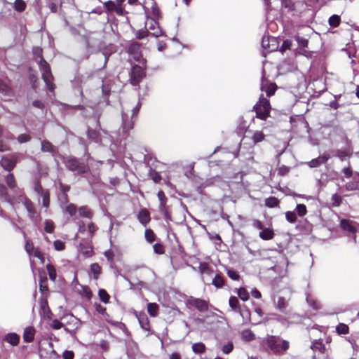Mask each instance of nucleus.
Wrapping results in <instances>:
<instances>
[{
  "mask_svg": "<svg viewBox=\"0 0 359 359\" xmlns=\"http://www.w3.org/2000/svg\"><path fill=\"white\" fill-rule=\"evenodd\" d=\"M205 350V346L202 342L195 343L192 345V351L195 353H202Z\"/></svg>",
  "mask_w": 359,
  "mask_h": 359,
  "instance_id": "nucleus-37",
  "label": "nucleus"
},
{
  "mask_svg": "<svg viewBox=\"0 0 359 359\" xmlns=\"http://www.w3.org/2000/svg\"><path fill=\"white\" fill-rule=\"evenodd\" d=\"M129 75L130 83L134 86H137L146 76V72L142 67L135 65L132 67Z\"/></svg>",
  "mask_w": 359,
  "mask_h": 359,
  "instance_id": "nucleus-5",
  "label": "nucleus"
},
{
  "mask_svg": "<svg viewBox=\"0 0 359 359\" xmlns=\"http://www.w3.org/2000/svg\"><path fill=\"white\" fill-rule=\"evenodd\" d=\"M233 349V344L232 341H228L226 344H224L222 347V351L224 354L230 353Z\"/></svg>",
  "mask_w": 359,
  "mask_h": 359,
  "instance_id": "nucleus-45",
  "label": "nucleus"
},
{
  "mask_svg": "<svg viewBox=\"0 0 359 359\" xmlns=\"http://www.w3.org/2000/svg\"><path fill=\"white\" fill-rule=\"evenodd\" d=\"M3 340L13 346H17L20 343V337L15 332H10L4 337Z\"/></svg>",
  "mask_w": 359,
  "mask_h": 359,
  "instance_id": "nucleus-17",
  "label": "nucleus"
},
{
  "mask_svg": "<svg viewBox=\"0 0 359 359\" xmlns=\"http://www.w3.org/2000/svg\"><path fill=\"white\" fill-rule=\"evenodd\" d=\"M46 269L48 271L50 279L53 281H55L57 276V272L54 266L51 264H48L46 265Z\"/></svg>",
  "mask_w": 359,
  "mask_h": 359,
  "instance_id": "nucleus-35",
  "label": "nucleus"
},
{
  "mask_svg": "<svg viewBox=\"0 0 359 359\" xmlns=\"http://www.w3.org/2000/svg\"><path fill=\"white\" fill-rule=\"evenodd\" d=\"M36 334V330L32 326H28L25 328L22 338L25 342L31 343L34 341Z\"/></svg>",
  "mask_w": 359,
  "mask_h": 359,
  "instance_id": "nucleus-16",
  "label": "nucleus"
},
{
  "mask_svg": "<svg viewBox=\"0 0 359 359\" xmlns=\"http://www.w3.org/2000/svg\"><path fill=\"white\" fill-rule=\"evenodd\" d=\"M189 304L201 312H204L208 309L207 302L201 299H191L189 300Z\"/></svg>",
  "mask_w": 359,
  "mask_h": 359,
  "instance_id": "nucleus-14",
  "label": "nucleus"
},
{
  "mask_svg": "<svg viewBox=\"0 0 359 359\" xmlns=\"http://www.w3.org/2000/svg\"><path fill=\"white\" fill-rule=\"evenodd\" d=\"M6 182L8 187L11 189H13L17 187L16 181L15 179V176L13 173L9 172L6 176Z\"/></svg>",
  "mask_w": 359,
  "mask_h": 359,
  "instance_id": "nucleus-26",
  "label": "nucleus"
},
{
  "mask_svg": "<svg viewBox=\"0 0 359 359\" xmlns=\"http://www.w3.org/2000/svg\"><path fill=\"white\" fill-rule=\"evenodd\" d=\"M336 330L339 334H346L348 333V327L344 323H339L337 326Z\"/></svg>",
  "mask_w": 359,
  "mask_h": 359,
  "instance_id": "nucleus-41",
  "label": "nucleus"
},
{
  "mask_svg": "<svg viewBox=\"0 0 359 359\" xmlns=\"http://www.w3.org/2000/svg\"><path fill=\"white\" fill-rule=\"evenodd\" d=\"M261 90L262 91H265L266 95L270 97L275 93V91L276 90V86L275 83L264 85V82H262L261 86Z\"/></svg>",
  "mask_w": 359,
  "mask_h": 359,
  "instance_id": "nucleus-21",
  "label": "nucleus"
},
{
  "mask_svg": "<svg viewBox=\"0 0 359 359\" xmlns=\"http://www.w3.org/2000/svg\"><path fill=\"white\" fill-rule=\"evenodd\" d=\"M146 25H148L149 29L151 31L150 32L151 35L156 38L163 35V32L160 28L158 23L154 18H148Z\"/></svg>",
  "mask_w": 359,
  "mask_h": 359,
  "instance_id": "nucleus-10",
  "label": "nucleus"
},
{
  "mask_svg": "<svg viewBox=\"0 0 359 359\" xmlns=\"http://www.w3.org/2000/svg\"><path fill=\"white\" fill-rule=\"evenodd\" d=\"M330 158V154L325 153L323 155L319 156L318 158L312 159L311 161L308 162L307 164L310 168H318L320 165L325 163Z\"/></svg>",
  "mask_w": 359,
  "mask_h": 359,
  "instance_id": "nucleus-13",
  "label": "nucleus"
},
{
  "mask_svg": "<svg viewBox=\"0 0 359 359\" xmlns=\"http://www.w3.org/2000/svg\"><path fill=\"white\" fill-rule=\"evenodd\" d=\"M278 204H279L278 199L274 196L269 197L265 200V205L268 208H275V207H277L278 205Z\"/></svg>",
  "mask_w": 359,
  "mask_h": 359,
  "instance_id": "nucleus-29",
  "label": "nucleus"
},
{
  "mask_svg": "<svg viewBox=\"0 0 359 359\" xmlns=\"http://www.w3.org/2000/svg\"><path fill=\"white\" fill-rule=\"evenodd\" d=\"M18 156L13 154L10 156H3L0 159V165L6 171L11 172L16 166Z\"/></svg>",
  "mask_w": 359,
  "mask_h": 359,
  "instance_id": "nucleus-6",
  "label": "nucleus"
},
{
  "mask_svg": "<svg viewBox=\"0 0 359 359\" xmlns=\"http://www.w3.org/2000/svg\"><path fill=\"white\" fill-rule=\"evenodd\" d=\"M262 344L267 351L275 355H283L290 346L288 341L275 335H268L263 339Z\"/></svg>",
  "mask_w": 359,
  "mask_h": 359,
  "instance_id": "nucleus-2",
  "label": "nucleus"
},
{
  "mask_svg": "<svg viewBox=\"0 0 359 359\" xmlns=\"http://www.w3.org/2000/svg\"><path fill=\"white\" fill-rule=\"evenodd\" d=\"M38 64L41 73L44 72H50L51 70L49 64L43 57H41V59L39 60Z\"/></svg>",
  "mask_w": 359,
  "mask_h": 359,
  "instance_id": "nucleus-33",
  "label": "nucleus"
},
{
  "mask_svg": "<svg viewBox=\"0 0 359 359\" xmlns=\"http://www.w3.org/2000/svg\"><path fill=\"white\" fill-rule=\"evenodd\" d=\"M241 337L245 341H250L255 339V334L250 330L246 329L242 331Z\"/></svg>",
  "mask_w": 359,
  "mask_h": 359,
  "instance_id": "nucleus-27",
  "label": "nucleus"
},
{
  "mask_svg": "<svg viewBox=\"0 0 359 359\" xmlns=\"http://www.w3.org/2000/svg\"><path fill=\"white\" fill-rule=\"evenodd\" d=\"M54 248L57 251H62L65 249V243L60 241V240H56L53 243Z\"/></svg>",
  "mask_w": 359,
  "mask_h": 359,
  "instance_id": "nucleus-58",
  "label": "nucleus"
},
{
  "mask_svg": "<svg viewBox=\"0 0 359 359\" xmlns=\"http://www.w3.org/2000/svg\"><path fill=\"white\" fill-rule=\"evenodd\" d=\"M334 156L344 161L348 156V152L345 150L337 149L334 151Z\"/></svg>",
  "mask_w": 359,
  "mask_h": 359,
  "instance_id": "nucleus-44",
  "label": "nucleus"
},
{
  "mask_svg": "<svg viewBox=\"0 0 359 359\" xmlns=\"http://www.w3.org/2000/svg\"><path fill=\"white\" fill-rule=\"evenodd\" d=\"M356 222L349 219H343L340 221V227L342 230L351 233H355L357 231Z\"/></svg>",
  "mask_w": 359,
  "mask_h": 359,
  "instance_id": "nucleus-12",
  "label": "nucleus"
},
{
  "mask_svg": "<svg viewBox=\"0 0 359 359\" xmlns=\"http://www.w3.org/2000/svg\"><path fill=\"white\" fill-rule=\"evenodd\" d=\"M116 51V46L114 44H100L99 51L95 53V58L102 57L103 65L102 68L91 73V80L94 83L101 85L102 99L93 108V116L95 120L96 126L100 128L99 118L107 106L109 104V97L111 94V79L107 76L104 67L106 66L109 57ZM93 142L97 146H101V149L106 152H111L116 160L121 159L126 156V147L111 143V136L104 130L99 128L91 130V143Z\"/></svg>",
  "mask_w": 359,
  "mask_h": 359,
  "instance_id": "nucleus-1",
  "label": "nucleus"
},
{
  "mask_svg": "<svg viewBox=\"0 0 359 359\" xmlns=\"http://www.w3.org/2000/svg\"><path fill=\"white\" fill-rule=\"evenodd\" d=\"M149 176L156 183H158L161 180V176L160 175V174L152 169H150L149 170Z\"/></svg>",
  "mask_w": 359,
  "mask_h": 359,
  "instance_id": "nucleus-48",
  "label": "nucleus"
},
{
  "mask_svg": "<svg viewBox=\"0 0 359 359\" xmlns=\"http://www.w3.org/2000/svg\"><path fill=\"white\" fill-rule=\"evenodd\" d=\"M158 306L156 303H149L147 305V311L150 316L155 317L158 314Z\"/></svg>",
  "mask_w": 359,
  "mask_h": 359,
  "instance_id": "nucleus-32",
  "label": "nucleus"
},
{
  "mask_svg": "<svg viewBox=\"0 0 359 359\" xmlns=\"http://www.w3.org/2000/svg\"><path fill=\"white\" fill-rule=\"evenodd\" d=\"M259 236L262 239H263L264 241H268V240H271L273 238L274 233L271 229L265 228V229H263L259 232Z\"/></svg>",
  "mask_w": 359,
  "mask_h": 359,
  "instance_id": "nucleus-23",
  "label": "nucleus"
},
{
  "mask_svg": "<svg viewBox=\"0 0 359 359\" xmlns=\"http://www.w3.org/2000/svg\"><path fill=\"white\" fill-rule=\"evenodd\" d=\"M129 55L137 62H141L142 59L140 44L137 42H132L128 47Z\"/></svg>",
  "mask_w": 359,
  "mask_h": 359,
  "instance_id": "nucleus-8",
  "label": "nucleus"
},
{
  "mask_svg": "<svg viewBox=\"0 0 359 359\" xmlns=\"http://www.w3.org/2000/svg\"><path fill=\"white\" fill-rule=\"evenodd\" d=\"M144 236L146 240L150 243H153L155 241L156 236L154 231L150 229L145 230Z\"/></svg>",
  "mask_w": 359,
  "mask_h": 359,
  "instance_id": "nucleus-42",
  "label": "nucleus"
},
{
  "mask_svg": "<svg viewBox=\"0 0 359 359\" xmlns=\"http://www.w3.org/2000/svg\"><path fill=\"white\" fill-rule=\"evenodd\" d=\"M54 229H55V224H54L53 222H52L50 220L46 221L45 226H44L45 231L48 233H52L54 231Z\"/></svg>",
  "mask_w": 359,
  "mask_h": 359,
  "instance_id": "nucleus-46",
  "label": "nucleus"
},
{
  "mask_svg": "<svg viewBox=\"0 0 359 359\" xmlns=\"http://www.w3.org/2000/svg\"><path fill=\"white\" fill-rule=\"evenodd\" d=\"M137 219L142 224L146 226L151 219L149 211L145 208L140 210L137 215Z\"/></svg>",
  "mask_w": 359,
  "mask_h": 359,
  "instance_id": "nucleus-19",
  "label": "nucleus"
},
{
  "mask_svg": "<svg viewBox=\"0 0 359 359\" xmlns=\"http://www.w3.org/2000/svg\"><path fill=\"white\" fill-rule=\"evenodd\" d=\"M26 3L23 0H15L14 2V9L17 12H23L26 9Z\"/></svg>",
  "mask_w": 359,
  "mask_h": 359,
  "instance_id": "nucleus-28",
  "label": "nucleus"
},
{
  "mask_svg": "<svg viewBox=\"0 0 359 359\" xmlns=\"http://www.w3.org/2000/svg\"><path fill=\"white\" fill-rule=\"evenodd\" d=\"M229 303L230 307L232 308L233 310H236L238 307V300L237 297L232 296L229 298Z\"/></svg>",
  "mask_w": 359,
  "mask_h": 359,
  "instance_id": "nucleus-64",
  "label": "nucleus"
},
{
  "mask_svg": "<svg viewBox=\"0 0 359 359\" xmlns=\"http://www.w3.org/2000/svg\"><path fill=\"white\" fill-rule=\"evenodd\" d=\"M286 220L291 224H294L297 221V214L295 211H287L285 212Z\"/></svg>",
  "mask_w": 359,
  "mask_h": 359,
  "instance_id": "nucleus-39",
  "label": "nucleus"
},
{
  "mask_svg": "<svg viewBox=\"0 0 359 359\" xmlns=\"http://www.w3.org/2000/svg\"><path fill=\"white\" fill-rule=\"evenodd\" d=\"M101 273V267L98 265V264H91V274L93 273L94 276V278L97 280L98 278V276Z\"/></svg>",
  "mask_w": 359,
  "mask_h": 359,
  "instance_id": "nucleus-40",
  "label": "nucleus"
},
{
  "mask_svg": "<svg viewBox=\"0 0 359 359\" xmlns=\"http://www.w3.org/2000/svg\"><path fill=\"white\" fill-rule=\"evenodd\" d=\"M94 306L97 312L105 316L104 318L107 320V317H109V315L106 313V308L97 303H95Z\"/></svg>",
  "mask_w": 359,
  "mask_h": 359,
  "instance_id": "nucleus-55",
  "label": "nucleus"
},
{
  "mask_svg": "<svg viewBox=\"0 0 359 359\" xmlns=\"http://www.w3.org/2000/svg\"><path fill=\"white\" fill-rule=\"evenodd\" d=\"M17 140L19 143L22 144L29 142L31 140V137L29 135L27 134H21L18 135Z\"/></svg>",
  "mask_w": 359,
  "mask_h": 359,
  "instance_id": "nucleus-61",
  "label": "nucleus"
},
{
  "mask_svg": "<svg viewBox=\"0 0 359 359\" xmlns=\"http://www.w3.org/2000/svg\"><path fill=\"white\" fill-rule=\"evenodd\" d=\"M149 32L147 29H139L136 32V38L137 39H142L149 35Z\"/></svg>",
  "mask_w": 359,
  "mask_h": 359,
  "instance_id": "nucleus-60",
  "label": "nucleus"
},
{
  "mask_svg": "<svg viewBox=\"0 0 359 359\" xmlns=\"http://www.w3.org/2000/svg\"><path fill=\"white\" fill-rule=\"evenodd\" d=\"M104 6L108 12H112L114 11L116 4L112 1H108L104 4Z\"/></svg>",
  "mask_w": 359,
  "mask_h": 359,
  "instance_id": "nucleus-59",
  "label": "nucleus"
},
{
  "mask_svg": "<svg viewBox=\"0 0 359 359\" xmlns=\"http://www.w3.org/2000/svg\"><path fill=\"white\" fill-rule=\"evenodd\" d=\"M0 196L4 198L5 201H9V195L7 191V188L5 185L0 184Z\"/></svg>",
  "mask_w": 359,
  "mask_h": 359,
  "instance_id": "nucleus-51",
  "label": "nucleus"
},
{
  "mask_svg": "<svg viewBox=\"0 0 359 359\" xmlns=\"http://www.w3.org/2000/svg\"><path fill=\"white\" fill-rule=\"evenodd\" d=\"M65 210L70 216L75 215L77 212L76 205L72 203L67 205Z\"/></svg>",
  "mask_w": 359,
  "mask_h": 359,
  "instance_id": "nucleus-57",
  "label": "nucleus"
},
{
  "mask_svg": "<svg viewBox=\"0 0 359 359\" xmlns=\"http://www.w3.org/2000/svg\"><path fill=\"white\" fill-rule=\"evenodd\" d=\"M332 203L334 207H338L341 203V197L337 194H334L332 196Z\"/></svg>",
  "mask_w": 359,
  "mask_h": 359,
  "instance_id": "nucleus-53",
  "label": "nucleus"
},
{
  "mask_svg": "<svg viewBox=\"0 0 359 359\" xmlns=\"http://www.w3.org/2000/svg\"><path fill=\"white\" fill-rule=\"evenodd\" d=\"M25 250L27 252V254L31 256L33 252H34V245L33 243L31 241L27 240L25 246Z\"/></svg>",
  "mask_w": 359,
  "mask_h": 359,
  "instance_id": "nucleus-47",
  "label": "nucleus"
},
{
  "mask_svg": "<svg viewBox=\"0 0 359 359\" xmlns=\"http://www.w3.org/2000/svg\"><path fill=\"white\" fill-rule=\"evenodd\" d=\"M262 46L269 52H273L278 48L277 40L275 37L264 35L262 40Z\"/></svg>",
  "mask_w": 359,
  "mask_h": 359,
  "instance_id": "nucleus-9",
  "label": "nucleus"
},
{
  "mask_svg": "<svg viewBox=\"0 0 359 359\" xmlns=\"http://www.w3.org/2000/svg\"><path fill=\"white\" fill-rule=\"evenodd\" d=\"M256 116L262 120H266L269 116L271 105L269 100L261 95L259 102L254 106Z\"/></svg>",
  "mask_w": 359,
  "mask_h": 359,
  "instance_id": "nucleus-4",
  "label": "nucleus"
},
{
  "mask_svg": "<svg viewBox=\"0 0 359 359\" xmlns=\"http://www.w3.org/2000/svg\"><path fill=\"white\" fill-rule=\"evenodd\" d=\"M38 64L41 73L44 72H50L51 70L49 64L43 57H41V59L39 60Z\"/></svg>",
  "mask_w": 359,
  "mask_h": 359,
  "instance_id": "nucleus-34",
  "label": "nucleus"
},
{
  "mask_svg": "<svg viewBox=\"0 0 359 359\" xmlns=\"http://www.w3.org/2000/svg\"><path fill=\"white\" fill-rule=\"evenodd\" d=\"M34 191L39 194L41 195L46 192V190H44L43 187L41 184L40 181L38 180L34 182Z\"/></svg>",
  "mask_w": 359,
  "mask_h": 359,
  "instance_id": "nucleus-54",
  "label": "nucleus"
},
{
  "mask_svg": "<svg viewBox=\"0 0 359 359\" xmlns=\"http://www.w3.org/2000/svg\"><path fill=\"white\" fill-rule=\"evenodd\" d=\"M276 307L280 311H283L284 309L287 307V302L284 297H279L276 303Z\"/></svg>",
  "mask_w": 359,
  "mask_h": 359,
  "instance_id": "nucleus-43",
  "label": "nucleus"
},
{
  "mask_svg": "<svg viewBox=\"0 0 359 359\" xmlns=\"http://www.w3.org/2000/svg\"><path fill=\"white\" fill-rule=\"evenodd\" d=\"M40 308L43 311V316L48 319L51 318L52 312L48 306V302L46 297H41L39 300Z\"/></svg>",
  "mask_w": 359,
  "mask_h": 359,
  "instance_id": "nucleus-18",
  "label": "nucleus"
},
{
  "mask_svg": "<svg viewBox=\"0 0 359 359\" xmlns=\"http://www.w3.org/2000/svg\"><path fill=\"white\" fill-rule=\"evenodd\" d=\"M89 248L90 244L88 241H83L80 243L78 250L80 254L83 255L85 257H88L90 252Z\"/></svg>",
  "mask_w": 359,
  "mask_h": 359,
  "instance_id": "nucleus-22",
  "label": "nucleus"
},
{
  "mask_svg": "<svg viewBox=\"0 0 359 359\" xmlns=\"http://www.w3.org/2000/svg\"><path fill=\"white\" fill-rule=\"evenodd\" d=\"M226 273L228 276L233 280H238L240 278L238 272L233 269H227Z\"/></svg>",
  "mask_w": 359,
  "mask_h": 359,
  "instance_id": "nucleus-50",
  "label": "nucleus"
},
{
  "mask_svg": "<svg viewBox=\"0 0 359 359\" xmlns=\"http://www.w3.org/2000/svg\"><path fill=\"white\" fill-rule=\"evenodd\" d=\"M141 107V103L139 102L132 109L131 114H128L123 111H122V130L123 133L127 135L128 133L133 128L134 123L136 120V116L139 112Z\"/></svg>",
  "mask_w": 359,
  "mask_h": 359,
  "instance_id": "nucleus-3",
  "label": "nucleus"
},
{
  "mask_svg": "<svg viewBox=\"0 0 359 359\" xmlns=\"http://www.w3.org/2000/svg\"><path fill=\"white\" fill-rule=\"evenodd\" d=\"M238 295L241 298V299H242L244 302L247 301L249 298L248 291L243 287H241L240 289H238Z\"/></svg>",
  "mask_w": 359,
  "mask_h": 359,
  "instance_id": "nucleus-52",
  "label": "nucleus"
},
{
  "mask_svg": "<svg viewBox=\"0 0 359 359\" xmlns=\"http://www.w3.org/2000/svg\"><path fill=\"white\" fill-rule=\"evenodd\" d=\"M75 287L81 294L86 296L88 299H90V288L88 285H84L80 283L79 280L76 278Z\"/></svg>",
  "mask_w": 359,
  "mask_h": 359,
  "instance_id": "nucleus-20",
  "label": "nucleus"
},
{
  "mask_svg": "<svg viewBox=\"0 0 359 359\" xmlns=\"http://www.w3.org/2000/svg\"><path fill=\"white\" fill-rule=\"evenodd\" d=\"M41 76H42V79L44 81L48 90L50 92H53L54 89H55V85L53 83V76L51 72V70L50 72H42Z\"/></svg>",
  "mask_w": 359,
  "mask_h": 359,
  "instance_id": "nucleus-15",
  "label": "nucleus"
},
{
  "mask_svg": "<svg viewBox=\"0 0 359 359\" xmlns=\"http://www.w3.org/2000/svg\"><path fill=\"white\" fill-rule=\"evenodd\" d=\"M139 323L141 326V327L146 331H148L149 330V323L148 322L147 318H140Z\"/></svg>",
  "mask_w": 359,
  "mask_h": 359,
  "instance_id": "nucleus-62",
  "label": "nucleus"
},
{
  "mask_svg": "<svg viewBox=\"0 0 359 359\" xmlns=\"http://www.w3.org/2000/svg\"><path fill=\"white\" fill-rule=\"evenodd\" d=\"M265 139V135L262 131L255 130L253 132L252 136V140L255 144L264 141Z\"/></svg>",
  "mask_w": 359,
  "mask_h": 359,
  "instance_id": "nucleus-24",
  "label": "nucleus"
},
{
  "mask_svg": "<svg viewBox=\"0 0 359 359\" xmlns=\"http://www.w3.org/2000/svg\"><path fill=\"white\" fill-rule=\"evenodd\" d=\"M9 83V79H7L6 81L0 78V93L8 97L14 95V90Z\"/></svg>",
  "mask_w": 359,
  "mask_h": 359,
  "instance_id": "nucleus-11",
  "label": "nucleus"
},
{
  "mask_svg": "<svg viewBox=\"0 0 359 359\" xmlns=\"http://www.w3.org/2000/svg\"><path fill=\"white\" fill-rule=\"evenodd\" d=\"M98 296L100 301L103 303L107 304L109 302L110 296L105 290L100 289L98 291Z\"/></svg>",
  "mask_w": 359,
  "mask_h": 359,
  "instance_id": "nucleus-31",
  "label": "nucleus"
},
{
  "mask_svg": "<svg viewBox=\"0 0 359 359\" xmlns=\"http://www.w3.org/2000/svg\"><path fill=\"white\" fill-rule=\"evenodd\" d=\"M212 284L216 288H222L224 285V279L220 274L217 273L212 280Z\"/></svg>",
  "mask_w": 359,
  "mask_h": 359,
  "instance_id": "nucleus-25",
  "label": "nucleus"
},
{
  "mask_svg": "<svg viewBox=\"0 0 359 359\" xmlns=\"http://www.w3.org/2000/svg\"><path fill=\"white\" fill-rule=\"evenodd\" d=\"M199 269L202 273L210 274L212 272L209 266L206 263H201L200 264Z\"/></svg>",
  "mask_w": 359,
  "mask_h": 359,
  "instance_id": "nucleus-63",
  "label": "nucleus"
},
{
  "mask_svg": "<svg viewBox=\"0 0 359 359\" xmlns=\"http://www.w3.org/2000/svg\"><path fill=\"white\" fill-rule=\"evenodd\" d=\"M282 6L288 8L290 11H293L294 4L292 0H281Z\"/></svg>",
  "mask_w": 359,
  "mask_h": 359,
  "instance_id": "nucleus-56",
  "label": "nucleus"
},
{
  "mask_svg": "<svg viewBox=\"0 0 359 359\" xmlns=\"http://www.w3.org/2000/svg\"><path fill=\"white\" fill-rule=\"evenodd\" d=\"M341 22V18L337 15H332L328 20V23L330 27H337Z\"/></svg>",
  "mask_w": 359,
  "mask_h": 359,
  "instance_id": "nucleus-36",
  "label": "nucleus"
},
{
  "mask_svg": "<svg viewBox=\"0 0 359 359\" xmlns=\"http://www.w3.org/2000/svg\"><path fill=\"white\" fill-rule=\"evenodd\" d=\"M43 198V205L48 208L50 205V192L46 190V192L41 195Z\"/></svg>",
  "mask_w": 359,
  "mask_h": 359,
  "instance_id": "nucleus-49",
  "label": "nucleus"
},
{
  "mask_svg": "<svg viewBox=\"0 0 359 359\" xmlns=\"http://www.w3.org/2000/svg\"><path fill=\"white\" fill-rule=\"evenodd\" d=\"M294 211L299 217H303L307 213V209L304 204H297Z\"/></svg>",
  "mask_w": 359,
  "mask_h": 359,
  "instance_id": "nucleus-38",
  "label": "nucleus"
},
{
  "mask_svg": "<svg viewBox=\"0 0 359 359\" xmlns=\"http://www.w3.org/2000/svg\"><path fill=\"white\" fill-rule=\"evenodd\" d=\"M66 166L69 170L79 174L85 172L86 170L85 164L74 158H68L66 161Z\"/></svg>",
  "mask_w": 359,
  "mask_h": 359,
  "instance_id": "nucleus-7",
  "label": "nucleus"
},
{
  "mask_svg": "<svg viewBox=\"0 0 359 359\" xmlns=\"http://www.w3.org/2000/svg\"><path fill=\"white\" fill-rule=\"evenodd\" d=\"M41 151L43 152H54L53 144L48 140H43L41 142Z\"/></svg>",
  "mask_w": 359,
  "mask_h": 359,
  "instance_id": "nucleus-30",
  "label": "nucleus"
}]
</instances>
